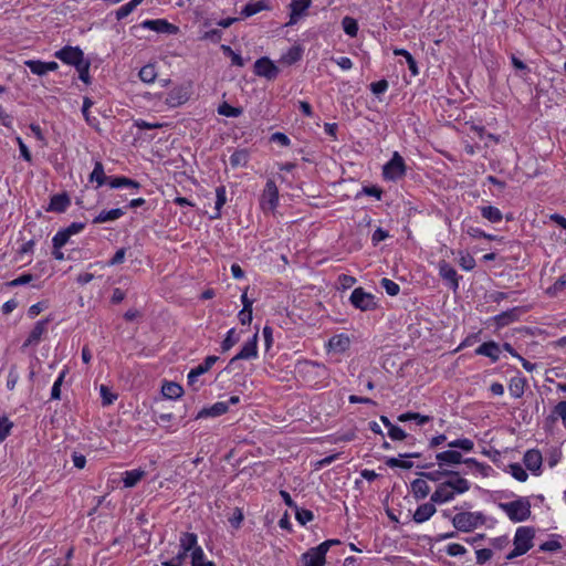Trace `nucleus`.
Wrapping results in <instances>:
<instances>
[{"mask_svg":"<svg viewBox=\"0 0 566 566\" xmlns=\"http://www.w3.org/2000/svg\"><path fill=\"white\" fill-rule=\"evenodd\" d=\"M342 25L346 34L349 36H356L358 32V23L354 18L345 17L342 20Z\"/></svg>","mask_w":566,"mask_h":566,"instance_id":"nucleus-48","label":"nucleus"},{"mask_svg":"<svg viewBox=\"0 0 566 566\" xmlns=\"http://www.w3.org/2000/svg\"><path fill=\"white\" fill-rule=\"evenodd\" d=\"M406 171L403 157L398 151H394L391 159L382 167V177L385 180L397 181L405 177Z\"/></svg>","mask_w":566,"mask_h":566,"instance_id":"nucleus-3","label":"nucleus"},{"mask_svg":"<svg viewBox=\"0 0 566 566\" xmlns=\"http://www.w3.org/2000/svg\"><path fill=\"white\" fill-rule=\"evenodd\" d=\"M192 566H214L212 562L205 560V553L201 547L195 548L191 553Z\"/></svg>","mask_w":566,"mask_h":566,"instance_id":"nucleus-46","label":"nucleus"},{"mask_svg":"<svg viewBox=\"0 0 566 566\" xmlns=\"http://www.w3.org/2000/svg\"><path fill=\"white\" fill-rule=\"evenodd\" d=\"M268 9H269L268 0H259L256 2H249L242 8L241 15L244 18H249V17H252V15L261 12L262 10H268Z\"/></svg>","mask_w":566,"mask_h":566,"instance_id":"nucleus-29","label":"nucleus"},{"mask_svg":"<svg viewBox=\"0 0 566 566\" xmlns=\"http://www.w3.org/2000/svg\"><path fill=\"white\" fill-rule=\"evenodd\" d=\"M499 507L507 514L512 522H523L531 516V502L526 497L500 503Z\"/></svg>","mask_w":566,"mask_h":566,"instance_id":"nucleus-1","label":"nucleus"},{"mask_svg":"<svg viewBox=\"0 0 566 566\" xmlns=\"http://www.w3.org/2000/svg\"><path fill=\"white\" fill-rule=\"evenodd\" d=\"M279 203V189L274 180L269 179L260 198L264 211H274Z\"/></svg>","mask_w":566,"mask_h":566,"instance_id":"nucleus-4","label":"nucleus"},{"mask_svg":"<svg viewBox=\"0 0 566 566\" xmlns=\"http://www.w3.org/2000/svg\"><path fill=\"white\" fill-rule=\"evenodd\" d=\"M566 290V273L559 276L556 282L547 289V294L556 296L558 293Z\"/></svg>","mask_w":566,"mask_h":566,"instance_id":"nucleus-50","label":"nucleus"},{"mask_svg":"<svg viewBox=\"0 0 566 566\" xmlns=\"http://www.w3.org/2000/svg\"><path fill=\"white\" fill-rule=\"evenodd\" d=\"M54 56L61 60L63 63L78 67L84 59V53L78 46L66 45L61 50L56 51Z\"/></svg>","mask_w":566,"mask_h":566,"instance_id":"nucleus-7","label":"nucleus"},{"mask_svg":"<svg viewBox=\"0 0 566 566\" xmlns=\"http://www.w3.org/2000/svg\"><path fill=\"white\" fill-rule=\"evenodd\" d=\"M219 360V357L218 356H214V355H211V356H207L203 360V363H201L200 365H198L197 367L192 368L188 376H187V379H188V385L192 387V389L195 391H198L199 390V387L196 386L197 384V380H198V377L208 373L211 367Z\"/></svg>","mask_w":566,"mask_h":566,"instance_id":"nucleus-8","label":"nucleus"},{"mask_svg":"<svg viewBox=\"0 0 566 566\" xmlns=\"http://www.w3.org/2000/svg\"><path fill=\"white\" fill-rule=\"evenodd\" d=\"M228 412V403L224 401H218L213 403L211 407L202 408L197 416L196 420L208 418V417H219Z\"/></svg>","mask_w":566,"mask_h":566,"instance_id":"nucleus-21","label":"nucleus"},{"mask_svg":"<svg viewBox=\"0 0 566 566\" xmlns=\"http://www.w3.org/2000/svg\"><path fill=\"white\" fill-rule=\"evenodd\" d=\"M353 306L360 311H371L377 307L375 296L370 293L365 292L363 287H356L349 297Z\"/></svg>","mask_w":566,"mask_h":566,"instance_id":"nucleus-5","label":"nucleus"},{"mask_svg":"<svg viewBox=\"0 0 566 566\" xmlns=\"http://www.w3.org/2000/svg\"><path fill=\"white\" fill-rule=\"evenodd\" d=\"M527 380L524 377H513L509 384V390L514 398H521L524 395Z\"/></svg>","mask_w":566,"mask_h":566,"instance_id":"nucleus-30","label":"nucleus"},{"mask_svg":"<svg viewBox=\"0 0 566 566\" xmlns=\"http://www.w3.org/2000/svg\"><path fill=\"white\" fill-rule=\"evenodd\" d=\"M421 478L432 481V482H439L443 476L448 475H457V471L452 470H436V471H429V472H420L418 473Z\"/></svg>","mask_w":566,"mask_h":566,"instance_id":"nucleus-38","label":"nucleus"},{"mask_svg":"<svg viewBox=\"0 0 566 566\" xmlns=\"http://www.w3.org/2000/svg\"><path fill=\"white\" fill-rule=\"evenodd\" d=\"M230 165L235 167H244L249 161V151L247 149H238L230 156Z\"/></svg>","mask_w":566,"mask_h":566,"instance_id":"nucleus-37","label":"nucleus"},{"mask_svg":"<svg viewBox=\"0 0 566 566\" xmlns=\"http://www.w3.org/2000/svg\"><path fill=\"white\" fill-rule=\"evenodd\" d=\"M432 417L420 415L418 412H405L398 416V421L400 422H407L410 420H415L418 426H423L428 423Z\"/></svg>","mask_w":566,"mask_h":566,"instance_id":"nucleus-35","label":"nucleus"},{"mask_svg":"<svg viewBox=\"0 0 566 566\" xmlns=\"http://www.w3.org/2000/svg\"><path fill=\"white\" fill-rule=\"evenodd\" d=\"M144 29H148L155 31L157 33H166V34H176L178 32V27L169 23L165 19H156V20H145L140 24Z\"/></svg>","mask_w":566,"mask_h":566,"instance_id":"nucleus-13","label":"nucleus"},{"mask_svg":"<svg viewBox=\"0 0 566 566\" xmlns=\"http://www.w3.org/2000/svg\"><path fill=\"white\" fill-rule=\"evenodd\" d=\"M388 436L394 441H401L408 437V434L400 427L395 424L388 429Z\"/></svg>","mask_w":566,"mask_h":566,"instance_id":"nucleus-63","label":"nucleus"},{"mask_svg":"<svg viewBox=\"0 0 566 566\" xmlns=\"http://www.w3.org/2000/svg\"><path fill=\"white\" fill-rule=\"evenodd\" d=\"M90 65H91L90 61L84 60L81 64H78V67H75L76 71L78 72L80 80L82 82H84L85 84L91 83Z\"/></svg>","mask_w":566,"mask_h":566,"instance_id":"nucleus-52","label":"nucleus"},{"mask_svg":"<svg viewBox=\"0 0 566 566\" xmlns=\"http://www.w3.org/2000/svg\"><path fill=\"white\" fill-rule=\"evenodd\" d=\"M124 214H125V210L122 208L103 210L93 219V223L97 224V223L114 221V220L119 219Z\"/></svg>","mask_w":566,"mask_h":566,"instance_id":"nucleus-25","label":"nucleus"},{"mask_svg":"<svg viewBox=\"0 0 566 566\" xmlns=\"http://www.w3.org/2000/svg\"><path fill=\"white\" fill-rule=\"evenodd\" d=\"M329 548H331L329 545L325 541V542L321 543L319 545H317L316 547L310 548L308 551L312 554H314L315 556H317L318 558L324 559L326 562V554Z\"/></svg>","mask_w":566,"mask_h":566,"instance_id":"nucleus-64","label":"nucleus"},{"mask_svg":"<svg viewBox=\"0 0 566 566\" xmlns=\"http://www.w3.org/2000/svg\"><path fill=\"white\" fill-rule=\"evenodd\" d=\"M526 307H513L511 310H507L505 312H502L501 314L496 315L494 317V321L499 327L506 326L513 322H516L520 319V316L524 313H526Z\"/></svg>","mask_w":566,"mask_h":566,"instance_id":"nucleus-15","label":"nucleus"},{"mask_svg":"<svg viewBox=\"0 0 566 566\" xmlns=\"http://www.w3.org/2000/svg\"><path fill=\"white\" fill-rule=\"evenodd\" d=\"M312 0H292L290 3L291 13L286 25H294L304 15L305 11L311 7Z\"/></svg>","mask_w":566,"mask_h":566,"instance_id":"nucleus-16","label":"nucleus"},{"mask_svg":"<svg viewBox=\"0 0 566 566\" xmlns=\"http://www.w3.org/2000/svg\"><path fill=\"white\" fill-rule=\"evenodd\" d=\"M25 66L29 67V70L33 73V74H36V75H45L46 74V70H45V64L44 62L40 61V60H28L24 62Z\"/></svg>","mask_w":566,"mask_h":566,"instance_id":"nucleus-49","label":"nucleus"},{"mask_svg":"<svg viewBox=\"0 0 566 566\" xmlns=\"http://www.w3.org/2000/svg\"><path fill=\"white\" fill-rule=\"evenodd\" d=\"M380 285L390 296H396L400 291V286L396 282L387 277H384L380 281Z\"/></svg>","mask_w":566,"mask_h":566,"instance_id":"nucleus-54","label":"nucleus"},{"mask_svg":"<svg viewBox=\"0 0 566 566\" xmlns=\"http://www.w3.org/2000/svg\"><path fill=\"white\" fill-rule=\"evenodd\" d=\"M447 482H450V488L454 491V494H462L470 490V483L467 479L461 478L457 471V475H448Z\"/></svg>","mask_w":566,"mask_h":566,"instance_id":"nucleus-27","label":"nucleus"},{"mask_svg":"<svg viewBox=\"0 0 566 566\" xmlns=\"http://www.w3.org/2000/svg\"><path fill=\"white\" fill-rule=\"evenodd\" d=\"M295 517L301 525H305L307 522H311L314 518V514L307 509H300L297 506L295 509Z\"/></svg>","mask_w":566,"mask_h":566,"instance_id":"nucleus-55","label":"nucleus"},{"mask_svg":"<svg viewBox=\"0 0 566 566\" xmlns=\"http://www.w3.org/2000/svg\"><path fill=\"white\" fill-rule=\"evenodd\" d=\"M454 491L450 488V482H441L431 494L430 501L434 504H442L454 499Z\"/></svg>","mask_w":566,"mask_h":566,"instance_id":"nucleus-14","label":"nucleus"},{"mask_svg":"<svg viewBox=\"0 0 566 566\" xmlns=\"http://www.w3.org/2000/svg\"><path fill=\"white\" fill-rule=\"evenodd\" d=\"M50 322L51 317L38 321L32 331L30 332L29 336L22 344L21 349L24 350L27 347L36 346L41 342L42 336L46 333L48 325Z\"/></svg>","mask_w":566,"mask_h":566,"instance_id":"nucleus-9","label":"nucleus"},{"mask_svg":"<svg viewBox=\"0 0 566 566\" xmlns=\"http://www.w3.org/2000/svg\"><path fill=\"white\" fill-rule=\"evenodd\" d=\"M197 545V535L195 533H182L180 536V548L186 552H193L195 548H198Z\"/></svg>","mask_w":566,"mask_h":566,"instance_id":"nucleus-40","label":"nucleus"},{"mask_svg":"<svg viewBox=\"0 0 566 566\" xmlns=\"http://www.w3.org/2000/svg\"><path fill=\"white\" fill-rule=\"evenodd\" d=\"M535 531L530 526H521L516 530L513 544L527 553L533 547Z\"/></svg>","mask_w":566,"mask_h":566,"instance_id":"nucleus-10","label":"nucleus"},{"mask_svg":"<svg viewBox=\"0 0 566 566\" xmlns=\"http://www.w3.org/2000/svg\"><path fill=\"white\" fill-rule=\"evenodd\" d=\"M410 486L413 497L418 501L423 500L430 493V486L423 478L413 480Z\"/></svg>","mask_w":566,"mask_h":566,"instance_id":"nucleus-26","label":"nucleus"},{"mask_svg":"<svg viewBox=\"0 0 566 566\" xmlns=\"http://www.w3.org/2000/svg\"><path fill=\"white\" fill-rule=\"evenodd\" d=\"M302 562L304 566H325L326 564L324 559L318 558L310 551L302 555Z\"/></svg>","mask_w":566,"mask_h":566,"instance_id":"nucleus-53","label":"nucleus"},{"mask_svg":"<svg viewBox=\"0 0 566 566\" xmlns=\"http://www.w3.org/2000/svg\"><path fill=\"white\" fill-rule=\"evenodd\" d=\"M386 464L389 467V468H400V469H405V470H409L412 468L413 463L410 462V461H403L399 458H388L386 460Z\"/></svg>","mask_w":566,"mask_h":566,"instance_id":"nucleus-60","label":"nucleus"},{"mask_svg":"<svg viewBox=\"0 0 566 566\" xmlns=\"http://www.w3.org/2000/svg\"><path fill=\"white\" fill-rule=\"evenodd\" d=\"M161 392L166 398L177 399L182 396L184 389L179 384L170 381L164 384Z\"/></svg>","mask_w":566,"mask_h":566,"instance_id":"nucleus-34","label":"nucleus"},{"mask_svg":"<svg viewBox=\"0 0 566 566\" xmlns=\"http://www.w3.org/2000/svg\"><path fill=\"white\" fill-rule=\"evenodd\" d=\"M254 74L264 77L268 81H273L277 77L280 70L268 56H262L254 62Z\"/></svg>","mask_w":566,"mask_h":566,"instance_id":"nucleus-6","label":"nucleus"},{"mask_svg":"<svg viewBox=\"0 0 566 566\" xmlns=\"http://www.w3.org/2000/svg\"><path fill=\"white\" fill-rule=\"evenodd\" d=\"M70 238L71 237L64 229L57 231L52 239L53 248H63L69 242Z\"/></svg>","mask_w":566,"mask_h":566,"instance_id":"nucleus-58","label":"nucleus"},{"mask_svg":"<svg viewBox=\"0 0 566 566\" xmlns=\"http://www.w3.org/2000/svg\"><path fill=\"white\" fill-rule=\"evenodd\" d=\"M436 460L440 467L448 464H460L464 463L462 454L455 450H448L436 454Z\"/></svg>","mask_w":566,"mask_h":566,"instance_id":"nucleus-22","label":"nucleus"},{"mask_svg":"<svg viewBox=\"0 0 566 566\" xmlns=\"http://www.w3.org/2000/svg\"><path fill=\"white\" fill-rule=\"evenodd\" d=\"M88 179L91 182H96L97 187L106 184L108 176L105 175L104 166L101 161H95L94 169Z\"/></svg>","mask_w":566,"mask_h":566,"instance_id":"nucleus-32","label":"nucleus"},{"mask_svg":"<svg viewBox=\"0 0 566 566\" xmlns=\"http://www.w3.org/2000/svg\"><path fill=\"white\" fill-rule=\"evenodd\" d=\"M12 427L13 422L10 421L8 417H0V442L4 441L6 438L10 434Z\"/></svg>","mask_w":566,"mask_h":566,"instance_id":"nucleus-56","label":"nucleus"},{"mask_svg":"<svg viewBox=\"0 0 566 566\" xmlns=\"http://www.w3.org/2000/svg\"><path fill=\"white\" fill-rule=\"evenodd\" d=\"M464 464L469 467L475 468V470L481 473L483 476H489L493 471L492 467L489 464L480 463L473 458H468L464 460Z\"/></svg>","mask_w":566,"mask_h":566,"instance_id":"nucleus-45","label":"nucleus"},{"mask_svg":"<svg viewBox=\"0 0 566 566\" xmlns=\"http://www.w3.org/2000/svg\"><path fill=\"white\" fill-rule=\"evenodd\" d=\"M243 113L241 107H233L227 102L222 103L218 107V114L227 117H239Z\"/></svg>","mask_w":566,"mask_h":566,"instance_id":"nucleus-43","label":"nucleus"},{"mask_svg":"<svg viewBox=\"0 0 566 566\" xmlns=\"http://www.w3.org/2000/svg\"><path fill=\"white\" fill-rule=\"evenodd\" d=\"M509 468H510V473L517 481L525 482L527 480L528 474L520 463H512V464H510Z\"/></svg>","mask_w":566,"mask_h":566,"instance_id":"nucleus-51","label":"nucleus"},{"mask_svg":"<svg viewBox=\"0 0 566 566\" xmlns=\"http://www.w3.org/2000/svg\"><path fill=\"white\" fill-rule=\"evenodd\" d=\"M71 205V199L66 192L53 195L50 203L45 209L49 212L63 213Z\"/></svg>","mask_w":566,"mask_h":566,"instance_id":"nucleus-17","label":"nucleus"},{"mask_svg":"<svg viewBox=\"0 0 566 566\" xmlns=\"http://www.w3.org/2000/svg\"><path fill=\"white\" fill-rule=\"evenodd\" d=\"M101 397H102L103 406L112 405L117 399V395L113 394L109 390V388L106 387L105 385L101 386Z\"/></svg>","mask_w":566,"mask_h":566,"instance_id":"nucleus-61","label":"nucleus"},{"mask_svg":"<svg viewBox=\"0 0 566 566\" xmlns=\"http://www.w3.org/2000/svg\"><path fill=\"white\" fill-rule=\"evenodd\" d=\"M448 446L450 448H457V449H461L463 451H471L474 447V443L472 440H470L468 438H463V439L453 440V441L449 442Z\"/></svg>","mask_w":566,"mask_h":566,"instance_id":"nucleus-57","label":"nucleus"},{"mask_svg":"<svg viewBox=\"0 0 566 566\" xmlns=\"http://www.w3.org/2000/svg\"><path fill=\"white\" fill-rule=\"evenodd\" d=\"M189 99V92L188 88L184 86H178L171 90L167 97H166V104L170 107H178L182 104H185Z\"/></svg>","mask_w":566,"mask_h":566,"instance_id":"nucleus-18","label":"nucleus"},{"mask_svg":"<svg viewBox=\"0 0 566 566\" xmlns=\"http://www.w3.org/2000/svg\"><path fill=\"white\" fill-rule=\"evenodd\" d=\"M436 511L437 510L434 503L430 501L428 503L419 505L416 512L413 513L412 518L416 523H423L428 521L436 513Z\"/></svg>","mask_w":566,"mask_h":566,"instance_id":"nucleus-24","label":"nucleus"},{"mask_svg":"<svg viewBox=\"0 0 566 566\" xmlns=\"http://www.w3.org/2000/svg\"><path fill=\"white\" fill-rule=\"evenodd\" d=\"M65 374L66 371L63 370L57 379L54 381L53 384V387H52V390H51V399H60L61 398V386L63 384V380H64V377H65Z\"/></svg>","mask_w":566,"mask_h":566,"instance_id":"nucleus-62","label":"nucleus"},{"mask_svg":"<svg viewBox=\"0 0 566 566\" xmlns=\"http://www.w3.org/2000/svg\"><path fill=\"white\" fill-rule=\"evenodd\" d=\"M523 462L530 471L538 473L543 462L542 453L535 449L528 450L524 454Z\"/></svg>","mask_w":566,"mask_h":566,"instance_id":"nucleus-20","label":"nucleus"},{"mask_svg":"<svg viewBox=\"0 0 566 566\" xmlns=\"http://www.w3.org/2000/svg\"><path fill=\"white\" fill-rule=\"evenodd\" d=\"M394 54L395 55L403 56L406 59V63L408 64V69L410 70L412 75H417L419 73L418 72L417 62H416L415 57L407 50H405V49H396L394 51Z\"/></svg>","mask_w":566,"mask_h":566,"instance_id":"nucleus-42","label":"nucleus"},{"mask_svg":"<svg viewBox=\"0 0 566 566\" xmlns=\"http://www.w3.org/2000/svg\"><path fill=\"white\" fill-rule=\"evenodd\" d=\"M558 418L562 419L563 426L566 428V401H559L554 407L552 413L547 417V421L554 423Z\"/></svg>","mask_w":566,"mask_h":566,"instance_id":"nucleus-36","label":"nucleus"},{"mask_svg":"<svg viewBox=\"0 0 566 566\" xmlns=\"http://www.w3.org/2000/svg\"><path fill=\"white\" fill-rule=\"evenodd\" d=\"M146 472L142 469H135L123 473V483L125 488H134L144 476Z\"/></svg>","mask_w":566,"mask_h":566,"instance_id":"nucleus-31","label":"nucleus"},{"mask_svg":"<svg viewBox=\"0 0 566 566\" xmlns=\"http://www.w3.org/2000/svg\"><path fill=\"white\" fill-rule=\"evenodd\" d=\"M350 339L347 335L338 334L328 340V346L332 350L344 353L349 348Z\"/></svg>","mask_w":566,"mask_h":566,"instance_id":"nucleus-28","label":"nucleus"},{"mask_svg":"<svg viewBox=\"0 0 566 566\" xmlns=\"http://www.w3.org/2000/svg\"><path fill=\"white\" fill-rule=\"evenodd\" d=\"M486 518L481 512H461L453 516V526L461 532H470L479 525H483Z\"/></svg>","mask_w":566,"mask_h":566,"instance_id":"nucleus-2","label":"nucleus"},{"mask_svg":"<svg viewBox=\"0 0 566 566\" xmlns=\"http://www.w3.org/2000/svg\"><path fill=\"white\" fill-rule=\"evenodd\" d=\"M106 184L113 189H118V188L139 189L140 188V184L138 181L130 179L128 177H125V176H108Z\"/></svg>","mask_w":566,"mask_h":566,"instance_id":"nucleus-23","label":"nucleus"},{"mask_svg":"<svg viewBox=\"0 0 566 566\" xmlns=\"http://www.w3.org/2000/svg\"><path fill=\"white\" fill-rule=\"evenodd\" d=\"M303 50L298 45H294L282 56V62L292 65L302 59Z\"/></svg>","mask_w":566,"mask_h":566,"instance_id":"nucleus-39","label":"nucleus"},{"mask_svg":"<svg viewBox=\"0 0 566 566\" xmlns=\"http://www.w3.org/2000/svg\"><path fill=\"white\" fill-rule=\"evenodd\" d=\"M137 8V6L135 4V2L133 0H130L128 3L122 6L116 12H115V15H116V19L117 20H123L125 19L126 17H128L135 9Z\"/></svg>","mask_w":566,"mask_h":566,"instance_id":"nucleus-59","label":"nucleus"},{"mask_svg":"<svg viewBox=\"0 0 566 566\" xmlns=\"http://www.w3.org/2000/svg\"><path fill=\"white\" fill-rule=\"evenodd\" d=\"M439 275L447 283V285L454 292L459 289V279L455 269L451 266L446 260L438 263Z\"/></svg>","mask_w":566,"mask_h":566,"instance_id":"nucleus-11","label":"nucleus"},{"mask_svg":"<svg viewBox=\"0 0 566 566\" xmlns=\"http://www.w3.org/2000/svg\"><path fill=\"white\" fill-rule=\"evenodd\" d=\"M481 216L492 223L500 222L503 218L501 210L493 206H483L480 208Z\"/></svg>","mask_w":566,"mask_h":566,"instance_id":"nucleus-33","label":"nucleus"},{"mask_svg":"<svg viewBox=\"0 0 566 566\" xmlns=\"http://www.w3.org/2000/svg\"><path fill=\"white\" fill-rule=\"evenodd\" d=\"M258 332L242 346L240 352L230 359L229 366L241 359H253L258 356Z\"/></svg>","mask_w":566,"mask_h":566,"instance_id":"nucleus-12","label":"nucleus"},{"mask_svg":"<svg viewBox=\"0 0 566 566\" xmlns=\"http://www.w3.org/2000/svg\"><path fill=\"white\" fill-rule=\"evenodd\" d=\"M156 76H157V72H156L155 65H153V64H147V65L143 66L139 71V78L144 83H153L156 80Z\"/></svg>","mask_w":566,"mask_h":566,"instance_id":"nucleus-44","label":"nucleus"},{"mask_svg":"<svg viewBox=\"0 0 566 566\" xmlns=\"http://www.w3.org/2000/svg\"><path fill=\"white\" fill-rule=\"evenodd\" d=\"M500 353H501L500 345L496 342H494V340L485 342V343L481 344L475 349V355L486 356L493 363L499 360Z\"/></svg>","mask_w":566,"mask_h":566,"instance_id":"nucleus-19","label":"nucleus"},{"mask_svg":"<svg viewBox=\"0 0 566 566\" xmlns=\"http://www.w3.org/2000/svg\"><path fill=\"white\" fill-rule=\"evenodd\" d=\"M216 205H214V209H216V216L213 218H219L220 217V211H221V208L224 206L226 201H227V197H226V188L224 186H220V187H217L216 189Z\"/></svg>","mask_w":566,"mask_h":566,"instance_id":"nucleus-47","label":"nucleus"},{"mask_svg":"<svg viewBox=\"0 0 566 566\" xmlns=\"http://www.w3.org/2000/svg\"><path fill=\"white\" fill-rule=\"evenodd\" d=\"M240 337L235 332V328H231L228 331L226 338L221 343V350L223 353L230 350L238 342Z\"/></svg>","mask_w":566,"mask_h":566,"instance_id":"nucleus-41","label":"nucleus"}]
</instances>
